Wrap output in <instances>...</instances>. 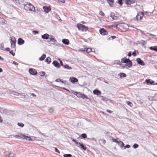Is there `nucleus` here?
Returning <instances> with one entry per match:
<instances>
[{
    "instance_id": "1",
    "label": "nucleus",
    "mask_w": 157,
    "mask_h": 157,
    "mask_svg": "<svg viewBox=\"0 0 157 157\" xmlns=\"http://www.w3.org/2000/svg\"><path fill=\"white\" fill-rule=\"evenodd\" d=\"M76 26L79 30L83 32H86L88 29V27L82 24H77Z\"/></svg>"
},
{
    "instance_id": "60",
    "label": "nucleus",
    "mask_w": 157,
    "mask_h": 157,
    "mask_svg": "<svg viewBox=\"0 0 157 157\" xmlns=\"http://www.w3.org/2000/svg\"><path fill=\"white\" fill-rule=\"evenodd\" d=\"M5 50H6V51H9L10 52V49L9 48H7L5 49Z\"/></svg>"
},
{
    "instance_id": "28",
    "label": "nucleus",
    "mask_w": 157,
    "mask_h": 157,
    "mask_svg": "<svg viewBox=\"0 0 157 157\" xmlns=\"http://www.w3.org/2000/svg\"><path fill=\"white\" fill-rule=\"evenodd\" d=\"M150 49L151 50H153L156 52H157V46H155L154 47H151Z\"/></svg>"
},
{
    "instance_id": "15",
    "label": "nucleus",
    "mask_w": 157,
    "mask_h": 157,
    "mask_svg": "<svg viewBox=\"0 0 157 157\" xmlns=\"http://www.w3.org/2000/svg\"><path fill=\"white\" fill-rule=\"evenodd\" d=\"M50 36L47 33H45L41 36V38L44 39H48Z\"/></svg>"
},
{
    "instance_id": "34",
    "label": "nucleus",
    "mask_w": 157,
    "mask_h": 157,
    "mask_svg": "<svg viewBox=\"0 0 157 157\" xmlns=\"http://www.w3.org/2000/svg\"><path fill=\"white\" fill-rule=\"evenodd\" d=\"M127 104L128 105H129L130 107H132L133 106V104L129 101H127Z\"/></svg>"
},
{
    "instance_id": "44",
    "label": "nucleus",
    "mask_w": 157,
    "mask_h": 157,
    "mask_svg": "<svg viewBox=\"0 0 157 157\" xmlns=\"http://www.w3.org/2000/svg\"><path fill=\"white\" fill-rule=\"evenodd\" d=\"M48 111L50 113H52L53 112L54 110L53 108H50L49 109Z\"/></svg>"
},
{
    "instance_id": "39",
    "label": "nucleus",
    "mask_w": 157,
    "mask_h": 157,
    "mask_svg": "<svg viewBox=\"0 0 157 157\" xmlns=\"http://www.w3.org/2000/svg\"><path fill=\"white\" fill-rule=\"evenodd\" d=\"M19 138H22V139H24V137H25V136L23 135V134H22L21 133H19Z\"/></svg>"
},
{
    "instance_id": "46",
    "label": "nucleus",
    "mask_w": 157,
    "mask_h": 157,
    "mask_svg": "<svg viewBox=\"0 0 157 157\" xmlns=\"http://www.w3.org/2000/svg\"><path fill=\"white\" fill-rule=\"evenodd\" d=\"M145 81L148 84H150L151 81L150 79H146L145 80Z\"/></svg>"
},
{
    "instance_id": "40",
    "label": "nucleus",
    "mask_w": 157,
    "mask_h": 157,
    "mask_svg": "<svg viewBox=\"0 0 157 157\" xmlns=\"http://www.w3.org/2000/svg\"><path fill=\"white\" fill-rule=\"evenodd\" d=\"M139 147V145L137 144H134L133 145V147L134 149L137 148Z\"/></svg>"
},
{
    "instance_id": "57",
    "label": "nucleus",
    "mask_w": 157,
    "mask_h": 157,
    "mask_svg": "<svg viewBox=\"0 0 157 157\" xmlns=\"http://www.w3.org/2000/svg\"><path fill=\"white\" fill-rule=\"evenodd\" d=\"M106 111L109 113H111L113 112V111L108 109L106 110Z\"/></svg>"
},
{
    "instance_id": "30",
    "label": "nucleus",
    "mask_w": 157,
    "mask_h": 157,
    "mask_svg": "<svg viewBox=\"0 0 157 157\" xmlns=\"http://www.w3.org/2000/svg\"><path fill=\"white\" fill-rule=\"evenodd\" d=\"M118 144V145L121 147H123L124 145V143L122 141H119Z\"/></svg>"
},
{
    "instance_id": "29",
    "label": "nucleus",
    "mask_w": 157,
    "mask_h": 157,
    "mask_svg": "<svg viewBox=\"0 0 157 157\" xmlns=\"http://www.w3.org/2000/svg\"><path fill=\"white\" fill-rule=\"evenodd\" d=\"M125 3L127 5H130L132 3H133V2L131 0H126L125 1Z\"/></svg>"
},
{
    "instance_id": "22",
    "label": "nucleus",
    "mask_w": 157,
    "mask_h": 157,
    "mask_svg": "<svg viewBox=\"0 0 157 157\" xmlns=\"http://www.w3.org/2000/svg\"><path fill=\"white\" fill-rule=\"evenodd\" d=\"M93 93L94 94L99 95L101 94V92L98 90H94L93 91Z\"/></svg>"
},
{
    "instance_id": "55",
    "label": "nucleus",
    "mask_w": 157,
    "mask_h": 157,
    "mask_svg": "<svg viewBox=\"0 0 157 157\" xmlns=\"http://www.w3.org/2000/svg\"><path fill=\"white\" fill-rule=\"evenodd\" d=\"M117 25H118L117 24H115V25H112V27H116L117 29Z\"/></svg>"
},
{
    "instance_id": "11",
    "label": "nucleus",
    "mask_w": 157,
    "mask_h": 157,
    "mask_svg": "<svg viewBox=\"0 0 157 157\" xmlns=\"http://www.w3.org/2000/svg\"><path fill=\"white\" fill-rule=\"evenodd\" d=\"M136 60L138 63L142 66H144L145 65L144 62L140 58H137Z\"/></svg>"
},
{
    "instance_id": "25",
    "label": "nucleus",
    "mask_w": 157,
    "mask_h": 157,
    "mask_svg": "<svg viewBox=\"0 0 157 157\" xmlns=\"http://www.w3.org/2000/svg\"><path fill=\"white\" fill-rule=\"evenodd\" d=\"M45 61L48 64H49L51 62V59L50 57H48L45 60Z\"/></svg>"
},
{
    "instance_id": "59",
    "label": "nucleus",
    "mask_w": 157,
    "mask_h": 157,
    "mask_svg": "<svg viewBox=\"0 0 157 157\" xmlns=\"http://www.w3.org/2000/svg\"><path fill=\"white\" fill-rule=\"evenodd\" d=\"M58 1L59 2H61L62 3L65 2L64 0H58Z\"/></svg>"
},
{
    "instance_id": "38",
    "label": "nucleus",
    "mask_w": 157,
    "mask_h": 157,
    "mask_svg": "<svg viewBox=\"0 0 157 157\" xmlns=\"http://www.w3.org/2000/svg\"><path fill=\"white\" fill-rule=\"evenodd\" d=\"M86 99V101L87 102H90L91 101V99L90 98H88L86 95V98H85Z\"/></svg>"
},
{
    "instance_id": "23",
    "label": "nucleus",
    "mask_w": 157,
    "mask_h": 157,
    "mask_svg": "<svg viewBox=\"0 0 157 157\" xmlns=\"http://www.w3.org/2000/svg\"><path fill=\"white\" fill-rule=\"evenodd\" d=\"M80 146L81 148L84 150H86V147L83 145V144H82L79 142L78 143V146Z\"/></svg>"
},
{
    "instance_id": "12",
    "label": "nucleus",
    "mask_w": 157,
    "mask_h": 157,
    "mask_svg": "<svg viewBox=\"0 0 157 157\" xmlns=\"http://www.w3.org/2000/svg\"><path fill=\"white\" fill-rule=\"evenodd\" d=\"M52 64L56 68H59L60 67L59 63L56 61L54 60L52 62Z\"/></svg>"
},
{
    "instance_id": "4",
    "label": "nucleus",
    "mask_w": 157,
    "mask_h": 157,
    "mask_svg": "<svg viewBox=\"0 0 157 157\" xmlns=\"http://www.w3.org/2000/svg\"><path fill=\"white\" fill-rule=\"evenodd\" d=\"M144 15L143 12H138L136 17L135 18L134 20H141L142 19Z\"/></svg>"
},
{
    "instance_id": "47",
    "label": "nucleus",
    "mask_w": 157,
    "mask_h": 157,
    "mask_svg": "<svg viewBox=\"0 0 157 157\" xmlns=\"http://www.w3.org/2000/svg\"><path fill=\"white\" fill-rule=\"evenodd\" d=\"M140 44L142 46H144L145 44V42L144 41H142V42H141L140 43Z\"/></svg>"
},
{
    "instance_id": "16",
    "label": "nucleus",
    "mask_w": 157,
    "mask_h": 157,
    "mask_svg": "<svg viewBox=\"0 0 157 157\" xmlns=\"http://www.w3.org/2000/svg\"><path fill=\"white\" fill-rule=\"evenodd\" d=\"M110 17L112 18L114 20H117L118 18V17L115 16V14L113 12L111 13Z\"/></svg>"
},
{
    "instance_id": "8",
    "label": "nucleus",
    "mask_w": 157,
    "mask_h": 157,
    "mask_svg": "<svg viewBox=\"0 0 157 157\" xmlns=\"http://www.w3.org/2000/svg\"><path fill=\"white\" fill-rule=\"evenodd\" d=\"M29 72L30 74L33 75H35L37 74V72L35 69L32 68H30L29 69Z\"/></svg>"
},
{
    "instance_id": "61",
    "label": "nucleus",
    "mask_w": 157,
    "mask_h": 157,
    "mask_svg": "<svg viewBox=\"0 0 157 157\" xmlns=\"http://www.w3.org/2000/svg\"><path fill=\"white\" fill-rule=\"evenodd\" d=\"M13 63L15 65H17L18 64V63L17 62H16L14 61H13Z\"/></svg>"
},
{
    "instance_id": "49",
    "label": "nucleus",
    "mask_w": 157,
    "mask_h": 157,
    "mask_svg": "<svg viewBox=\"0 0 157 157\" xmlns=\"http://www.w3.org/2000/svg\"><path fill=\"white\" fill-rule=\"evenodd\" d=\"M130 147V146L129 144L126 145L124 147V149H126V148H129Z\"/></svg>"
},
{
    "instance_id": "17",
    "label": "nucleus",
    "mask_w": 157,
    "mask_h": 157,
    "mask_svg": "<svg viewBox=\"0 0 157 157\" xmlns=\"http://www.w3.org/2000/svg\"><path fill=\"white\" fill-rule=\"evenodd\" d=\"M81 51H86L87 52L89 53L92 52V49L90 48H85L84 49H82Z\"/></svg>"
},
{
    "instance_id": "20",
    "label": "nucleus",
    "mask_w": 157,
    "mask_h": 157,
    "mask_svg": "<svg viewBox=\"0 0 157 157\" xmlns=\"http://www.w3.org/2000/svg\"><path fill=\"white\" fill-rule=\"evenodd\" d=\"M107 1L108 3L111 7L113 6L114 0H107Z\"/></svg>"
},
{
    "instance_id": "50",
    "label": "nucleus",
    "mask_w": 157,
    "mask_h": 157,
    "mask_svg": "<svg viewBox=\"0 0 157 157\" xmlns=\"http://www.w3.org/2000/svg\"><path fill=\"white\" fill-rule=\"evenodd\" d=\"M9 53L10 54H11L12 55H13V56H14L15 55V53L13 52V50H11L10 51Z\"/></svg>"
},
{
    "instance_id": "45",
    "label": "nucleus",
    "mask_w": 157,
    "mask_h": 157,
    "mask_svg": "<svg viewBox=\"0 0 157 157\" xmlns=\"http://www.w3.org/2000/svg\"><path fill=\"white\" fill-rule=\"evenodd\" d=\"M99 14L102 16H104L105 15L104 13L101 10L99 11Z\"/></svg>"
},
{
    "instance_id": "64",
    "label": "nucleus",
    "mask_w": 157,
    "mask_h": 157,
    "mask_svg": "<svg viewBox=\"0 0 157 157\" xmlns=\"http://www.w3.org/2000/svg\"><path fill=\"white\" fill-rule=\"evenodd\" d=\"M31 95L32 96L34 97H36V95L34 93H32L31 94Z\"/></svg>"
},
{
    "instance_id": "5",
    "label": "nucleus",
    "mask_w": 157,
    "mask_h": 157,
    "mask_svg": "<svg viewBox=\"0 0 157 157\" xmlns=\"http://www.w3.org/2000/svg\"><path fill=\"white\" fill-rule=\"evenodd\" d=\"M11 47L12 48H14L16 47V40L15 38L13 36L10 39Z\"/></svg>"
},
{
    "instance_id": "13",
    "label": "nucleus",
    "mask_w": 157,
    "mask_h": 157,
    "mask_svg": "<svg viewBox=\"0 0 157 157\" xmlns=\"http://www.w3.org/2000/svg\"><path fill=\"white\" fill-rule=\"evenodd\" d=\"M69 81H70L72 83H75L76 82H78V80L76 78L74 77H73L70 78Z\"/></svg>"
},
{
    "instance_id": "52",
    "label": "nucleus",
    "mask_w": 157,
    "mask_h": 157,
    "mask_svg": "<svg viewBox=\"0 0 157 157\" xmlns=\"http://www.w3.org/2000/svg\"><path fill=\"white\" fill-rule=\"evenodd\" d=\"M55 81L57 82H59L61 81V79L60 78H57L56 80Z\"/></svg>"
},
{
    "instance_id": "2",
    "label": "nucleus",
    "mask_w": 157,
    "mask_h": 157,
    "mask_svg": "<svg viewBox=\"0 0 157 157\" xmlns=\"http://www.w3.org/2000/svg\"><path fill=\"white\" fill-rule=\"evenodd\" d=\"M72 92L78 98L84 99L86 98V95L81 92H77L74 91H72Z\"/></svg>"
},
{
    "instance_id": "36",
    "label": "nucleus",
    "mask_w": 157,
    "mask_h": 157,
    "mask_svg": "<svg viewBox=\"0 0 157 157\" xmlns=\"http://www.w3.org/2000/svg\"><path fill=\"white\" fill-rule=\"evenodd\" d=\"M71 139H72V141L74 142H75V144H76V145L78 147V143L79 142H78L75 140L74 139H73L72 138H71Z\"/></svg>"
},
{
    "instance_id": "51",
    "label": "nucleus",
    "mask_w": 157,
    "mask_h": 157,
    "mask_svg": "<svg viewBox=\"0 0 157 157\" xmlns=\"http://www.w3.org/2000/svg\"><path fill=\"white\" fill-rule=\"evenodd\" d=\"M14 137L17 139H20L19 134L18 135H15L14 136Z\"/></svg>"
},
{
    "instance_id": "53",
    "label": "nucleus",
    "mask_w": 157,
    "mask_h": 157,
    "mask_svg": "<svg viewBox=\"0 0 157 157\" xmlns=\"http://www.w3.org/2000/svg\"><path fill=\"white\" fill-rule=\"evenodd\" d=\"M33 33L34 34H38L39 33V32L37 31L36 30H33Z\"/></svg>"
},
{
    "instance_id": "54",
    "label": "nucleus",
    "mask_w": 157,
    "mask_h": 157,
    "mask_svg": "<svg viewBox=\"0 0 157 157\" xmlns=\"http://www.w3.org/2000/svg\"><path fill=\"white\" fill-rule=\"evenodd\" d=\"M132 55H133L134 56H136V51H134L132 53Z\"/></svg>"
},
{
    "instance_id": "10",
    "label": "nucleus",
    "mask_w": 157,
    "mask_h": 157,
    "mask_svg": "<svg viewBox=\"0 0 157 157\" xmlns=\"http://www.w3.org/2000/svg\"><path fill=\"white\" fill-rule=\"evenodd\" d=\"M43 8L46 13H48L51 10L50 7L46 6H43Z\"/></svg>"
},
{
    "instance_id": "18",
    "label": "nucleus",
    "mask_w": 157,
    "mask_h": 157,
    "mask_svg": "<svg viewBox=\"0 0 157 157\" xmlns=\"http://www.w3.org/2000/svg\"><path fill=\"white\" fill-rule=\"evenodd\" d=\"M130 60L129 59H127L126 57H124L121 59V62L122 63H126Z\"/></svg>"
},
{
    "instance_id": "19",
    "label": "nucleus",
    "mask_w": 157,
    "mask_h": 157,
    "mask_svg": "<svg viewBox=\"0 0 157 157\" xmlns=\"http://www.w3.org/2000/svg\"><path fill=\"white\" fill-rule=\"evenodd\" d=\"M15 155L13 152H10L8 154L6 155L5 157H15Z\"/></svg>"
},
{
    "instance_id": "56",
    "label": "nucleus",
    "mask_w": 157,
    "mask_h": 157,
    "mask_svg": "<svg viewBox=\"0 0 157 157\" xmlns=\"http://www.w3.org/2000/svg\"><path fill=\"white\" fill-rule=\"evenodd\" d=\"M132 53L131 52H129L128 53V56H129L130 57L132 55Z\"/></svg>"
},
{
    "instance_id": "48",
    "label": "nucleus",
    "mask_w": 157,
    "mask_h": 157,
    "mask_svg": "<svg viewBox=\"0 0 157 157\" xmlns=\"http://www.w3.org/2000/svg\"><path fill=\"white\" fill-rule=\"evenodd\" d=\"M55 151L56 152H57L59 153H60V151H59L58 150V149L56 147H55Z\"/></svg>"
},
{
    "instance_id": "27",
    "label": "nucleus",
    "mask_w": 157,
    "mask_h": 157,
    "mask_svg": "<svg viewBox=\"0 0 157 157\" xmlns=\"http://www.w3.org/2000/svg\"><path fill=\"white\" fill-rule=\"evenodd\" d=\"M63 67L65 69H67L68 70H71L72 68L71 67L69 66L67 64L64 65L63 66Z\"/></svg>"
},
{
    "instance_id": "33",
    "label": "nucleus",
    "mask_w": 157,
    "mask_h": 157,
    "mask_svg": "<svg viewBox=\"0 0 157 157\" xmlns=\"http://www.w3.org/2000/svg\"><path fill=\"white\" fill-rule=\"evenodd\" d=\"M80 136L82 137V138L85 139L86 138L87 135L86 133L82 134Z\"/></svg>"
},
{
    "instance_id": "63",
    "label": "nucleus",
    "mask_w": 157,
    "mask_h": 157,
    "mask_svg": "<svg viewBox=\"0 0 157 157\" xmlns=\"http://www.w3.org/2000/svg\"><path fill=\"white\" fill-rule=\"evenodd\" d=\"M113 141L114 142H116V143H118L119 142V141H118L117 140H116V139H114L113 140Z\"/></svg>"
},
{
    "instance_id": "6",
    "label": "nucleus",
    "mask_w": 157,
    "mask_h": 157,
    "mask_svg": "<svg viewBox=\"0 0 157 157\" xmlns=\"http://www.w3.org/2000/svg\"><path fill=\"white\" fill-rule=\"evenodd\" d=\"M99 31L100 34L103 35H106L108 34L107 31L104 28L100 29Z\"/></svg>"
},
{
    "instance_id": "21",
    "label": "nucleus",
    "mask_w": 157,
    "mask_h": 157,
    "mask_svg": "<svg viewBox=\"0 0 157 157\" xmlns=\"http://www.w3.org/2000/svg\"><path fill=\"white\" fill-rule=\"evenodd\" d=\"M63 43L64 44L68 45L69 43V41L68 40L64 39L62 40Z\"/></svg>"
},
{
    "instance_id": "14",
    "label": "nucleus",
    "mask_w": 157,
    "mask_h": 157,
    "mask_svg": "<svg viewBox=\"0 0 157 157\" xmlns=\"http://www.w3.org/2000/svg\"><path fill=\"white\" fill-rule=\"evenodd\" d=\"M25 43L24 40L21 38H19L18 39L17 43L19 45H22L23 44Z\"/></svg>"
},
{
    "instance_id": "35",
    "label": "nucleus",
    "mask_w": 157,
    "mask_h": 157,
    "mask_svg": "<svg viewBox=\"0 0 157 157\" xmlns=\"http://www.w3.org/2000/svg\"><path fill=\"white\" fill-rule=\"evenodd\" d=\"M64 157H72V155L71 154H65L63 155Z\"/></svg>"
},
{
    "instance_id": "37",
    "label": "nucleus",
    "mask_w": 157,
    "mask_h": 157,
    "mask_svg": "<svg viewBox=\"0 0 157 157\" xmlns=\"http://www.w3.org/2000/svg\"><path fill=\"white\" fill-rule=\"evenodd\" d=\"M24 139H25L26 140H27L28 141L32 140L31 139V138L30 137H29L26 136H25V137H24Z\"/></svg>"
},
{
    "instance_id": "24",
    "label": "nucleus",
    "mask_w": 157,
    "mask_h": 157,
    "mask_svg": "<svg viewBox=\"0 0 157 157\" xmlns=\"http://www.w3.org/2000/svg\"><path fill=\"white\" fill-rule=\"evenodd\" d=\"M46 58V55L45 54H43L42 56L39 58V60L40 61L43 60Z\"/></svg>"
},
{
    "instance_id": "42",
    "label": "nucleus",
    "mask_w": 157,
    "mask_h": 157,
    "mask_svg": "<svg viewBox=\"0 0 157 157\" xmlns=\"http://www.w3.org/2000/svg\"><path fill=\"white\" fill-rule=\"evenodd\" d=\"M17 125L20 127H23L24 126V124L22 123H17Z\"/></svg>"
},
{
    "instance_id": "7",
    "label": "nucleus",
    "mask_w": 157,
    "mask_h": 157,
    "mask_svg": "<svg viewBox=\"0 0 157 157\" xmlns=\"http://www.w3.org/2000/svg\"><path fill=\"white\" fill-rule=\"evenodd\" d=\"M139 30L140 31V32L142 33L143 34L147 36V34L149 35L150 36H153V38H155L157 39V36L156 35L152 34L151 33L146 32H144V31L140 30Z\"/></svg>"
},
{
    "instance_id": "41",
    "label": "nucleus",
    "mask_w": 157,
    "mask_h": 157,
    "mask_svg": "<svg viewBox=\"0 0 157 157\" xmlns=\"http://www.w3.org/2000/svg\"><path fill=\"white\" fill-rule=\"evenodd\" d=\"M122 0H118L117 3L120 5L122 6L123 4Z\"/></svg>"
},
{
    "instance_id": "3",
    "label": "nucleus",
    "mask_w": 157,
    "mask_h": 157,
    "mask_svg": "<svg viewBox=\"0 0 157 157\" xmlns=\"http://www.w3.org/2000/svg\"><path fill=\"white\" fill-rule=\"evenodd\" d=\"M24 6L30 11H34L35 10L34 6L29 3H27Z\"/></svg>"
},
{
    "instance_id": "9",
    "label": "nucleus",
    "mask_w": 157,
    "mask_h": 157,
    "mask_svg": "<svg viewBox=\"0 0 157 157\" xmlns=\"http://www.w3.org/2000/svg\"><path fill=\"white\" fill-rule=\"evenodd\" d=\"M132 65V62L131 60H130L129 61H128V63H126L123 66V67L124 68L126 67L127 68H128L131 67Z\"/></svg>"
},
{
    "instance_id": "32",
    "label": "nucleus",
    "mask_w": 157,
    "mask_h": 157,
    "mask_svg": "<svg viewBox=\"0 0 157 157\" xmlns=\"http://www.w3.org/2000/svg\"><path fill=\"white\" fill-rule=\"evenodd\" d=\"M119 75L120 77H125L126 76V75L124 73H120L119 74Z\"/></svg>"
},
{
    "instance_id": "31",
    "label": "nucleus",
    "mask_w": 157,
    "mask_h": 157,
    "mask_svg": "<svg viewBox=\"0 0 157 157\" xmlns=\"http://www.w3.org/2000/svg\"><path fill=\"white\" fill-rule=\"evenodd\" d=\"M50 36L51 37L49 38L50 41H51L54 43L56 42V40L53 37H52L51 35H50Z\"/></svg>"
},
{
    "instance_id": "43",
    "label": "nucleus",
    "mask_w": 157,
    "mask_h": 157,
    "mask_svg": "<svg viewBox=\"0 0 157 157\" xmlns=\"http://www.w3.org/2000/svg\"><path fill=\"white\" fill-rule=\"evenodd\" d=\"M40 75L41 76H44L45 75V73L44 71H41L39 73Z\"/></svg>"
},
{
    "instance_id": "26",
    "label": "nucleus",
    "mask_w": 157,
    "mask_h": 157,
    "mask_svg": "<svg viewBox=\"0 0 157 157\" xmlns=\"http://www.w3.org/2000/svg\"><path fill=\"white\" fill-rule=\"evenodd\" d=\"M17 3H19V4L21 5L24 3V0H14Z\"/></svg>"
},
{
    "instance_id": "62",
    "label": "nucleus",
    "mask_w": 157,
    "mask_h": 157,
    "mask_svg": "<svg viewBox=\"0 0 157 157\" xmlns=\"http://www.w3.org/2000/svg\"><path fill=\"white\" fill-rule=\"evenodd\" d=\"M111 37L112 39H115L116 38V36H111Z\"/></svg>"
},
{
    "instance_id": "58",
    "label": "nucleus",
    "mask_w": 157,
    "mask_h": 157,
    "mask_svg": "<svg viewBox=\"0 0 157 157\" xmlns=\"http://www.w3.org/2000/svg\"><path fill=\"white\" fill-rule=\"evenodd\" d=\"M60 65L63 67V66H64V65H63V63L62 61L61 60H60Z\"/></svg>"
}]
</instances>
